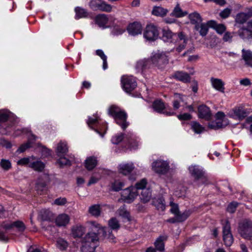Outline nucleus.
Segmentation results:
<instances>
[{
    "mask_svg": "<svg viewBox=\"0 0 252 252\" xmlns=\"http://www.w3.org/2000/svg\"><path fill=\"white\" fill-rule=\"evenodd\" d=\"M29 167L35 171L41 172L44 169L45 164L41 160L33 156V158L31 160V163L29 165Z\"/></svg>",
    "mask_w": 252,
    "mask_h": 252,
    "instance_id": "nucleus-24",
    "label": "nucleus"
},
{
    "mask_svg": "<svg viewBox=\"0 0 252 252\" xmlns=\"http://www.w3.org/2000/svg\"><path fill=\"white\" fill-rule=\"evenodd\" d=\"M172 77L177 80L182 81L184 83H189L190 81V77L189 75L182 71L175 72L172 75Z\"/></svg>",
    "mask_w": 252,
    "mask_h": 252,
    "instance_id": "nucleus-29",
    "label": "nucleus"
},
{
    "mask_svg": "<svg viewBox=\"0 0 252 252\" xmlns=\"http://www.w3.org/2000/svg\"><path fill=\"white\" fill-rule=\"evenodd\" d=\"M87 123L91 128L94 129L101 137L103 136L106 132L107 126L105 124L101 126L98 117L96 116H93V117H89Z\"/></svg>",
    "mask_w": 252,
    "mask_h": 252,
    "instance_id": "nucleus-6",
    "label": "nucleus"
},
{
    "mask_svg": "<svg viewBox=\"0 0 252 252\" xmlns=\"http://www.w3.org/2000/svg\"><path fill=\"white\" fill-rule=\"evenodd\" d=\"M3 227L5 229H10L15 227L19 231L23 232L26 229V226L21 221H16L9 223L3 224Z\"/></svg>",
    "mask_w": 252,
    "mask_h": 252,
    "instance_id": "nucleus-26",
    "label": "nucleus"
},
{
    "mask_svg": "<svg viewBox=\"0 0 252 252\" xmlns=\"http://www.w3.org/2000/svg\"><path fill=\"white\" fill-rule=\"evenodd\" d=\"M169 51L164 52L158 50L153 52L151 59H143L137 62L136 68L138 71H142L143 70L151 68L153 65L158 67H162L163 65L168 63L169 61L167 53Z\"/></svg>",
    "mask_w": 252,
    "mask_h": 252,
    "instance_id": "nucleus-1",
    "label": "nucleus"
},
{
    "mask_svg": "<svg viewBox=\"0 0 252 252\" xmlns=\"http://www.w3.org/2000/svg\"><path fill=\"white\" fill-rule=\"evenodd\" d=\"M90 7L93 10H100L110 12L112 10V6L101 0H92L89 3Z\"/></svg>",
    "mask_w": 252,
    "mask_h": 252,
    "instance_id": "nucleus-14",
    "label": "nucleus"
},
{
    "mask_svg": "<svg viewBox=\"0 0 252 252\" xmlns=\"http://www.w3.org/2000/svg\"><path fill=\"white\" fill-rule=\"evenodd\" d=\"M228 124V121L225 118L223 112H218L216 114V120L212 122L209 124V127L212 129H217L227 126Z\"/></svg>",
    "mask_w": 252,
    "mask_h": 252,
    "instance_id": "nucleus-9",
    "label": "nucleus"
},
{
    "mask_svg": "<svg viewBox=\"0 0 252 252\" xmlns=\"http://www.w3.org/2000/svg\"><path fill=\"white\" fill-rule=\"evenodd\" d=\"M117 213L120 216L122 217L125 220V221H129L131 220V217L129 212L127 211L125 206L121 207L117 211Z\"/></svg>",
    "mask_w": 252,
    "mask_h": 252,
    "instance_id": "nucleus-36",
    "label": "nucleus"
},
{
    "mask_svg": "<svg viewBox=\"0 0 252 252\" xmlns=\"http://www.w3.org/2000/svg\"><path fill=\"white\" fill-rule=\"evenodd\" d=\"M250 113L249 109L243 106H238L230 110L228 115L232 118L241 121L246 117Z\"/></svg>",
    "mask_w": 252,
    "mask_h": 252,
    "instance_id": "nucleus-8",
    "label": "nucleus"
},
{
    "mask_svg": "<svg viewBox=\"0 0 252 252\" xmlns=\"http://www.w3.org/2000/svg\"><path fill=\"white\" fill-rule=\"evenodd\" d=\"M213 24V26L216 32L219 34H222L226 30L225 26L223 24H217L214 21L208 22V24L212 26L211 24Z\"/></svg>",
    "mask_w": 252,
    "mask_h": 252,
    "instance_id": "nucleus-46",
    "label": "nucleus"
},
{
    "mask_svg": "<svg viewBox=\"0 0 252 252\" xmlns=\"http://www.w3.org/2000/svg\"><path fill=\"white\" fill-rule=\"evenodd\" d=\"M67 150L68 148L65 142H60L58 143L56 148L57 154L58 156L64 155L67 153Z\"/></svg>",
    "mask_w": 252,
    "mask_h": 252,
    "instance_id": "nucleus-38",
    "label": "nucleus"
},
{
    "mask_svg": "<svg viewBox=\"0 0 252 252\" xmlns=\"http://www.w3.org/2000/svg\"><path fill=\"white\" fill-rule=\"evenodd\" d=\"M138 195L136 189L134 186H130L121 192V198L123 202L126 203H131L134 201Z\"/></svg>",
    "mask_w": 252,
    "mask_h": 252,
    "instance_id": "nucleus-7",
    "label": "nucleus"
},
{
    "mask_svg": "<svg viewBox=\"0 0 252 252\" xmlns=\"http://www.w3.org/2000/svg\"><path fill=\"white\" fill-rule=\"evenodd\" d=\"M152 167L157 173L165 174L169 169V163L166 160L157 159L152 163Z\"/></svg>",
    "mask_w": 252,
    "mask_h": 252,
    "instance_id": "nucleus-12",
    "label": "nucleus"
},
{
    "mask_svg": "<svg viewBox=\"0 0 252 252\" xmlns=\"http://www.w3.org/2000/svg\"><path fill=\"white\" fill-rule=\"evenodd\" d=\"M249 17L246 13L240 12L237 14L235 18V22L238 24H243L248 19Z\"/></svg>",
    "mask_w": 252,
    "mask_h": 252,
    "instance_id": "nucleus-47",
    "label": "nucleus"
},
{
    "mask_svg": "<svg viewBox=\"0 0 252 252\" xmlns=\"http://www.w3.org/2000/svg\"><path fill=\"white\" fill-rule=\"evenodd\" d=\"M153 203L158 210L163 211L165 209V201L162 197L154 198Z\"/></svg>",
    "mask_w": 252,
    "mask_h": 252,
    "instance_id": "nucleus-37",
    "label": "nucleus"
},
{
    "mask_svg": "<svg viewBox=\"0 0 252 252\" xmlns=\"http://www.w3.org/2000/svg\"><path fill=\"white\" fill-rule=\"evenodd\" d=\"M135 168L134 164L132 162H123L118 166L119 173L124 175H129Z\"/></svg>",
    "mask_w": 252,
    "mask_h": 252,
    "instance_id": "nucleus-21",
    "label": "nucleus"
},
{
    "mask_svg": "<svg viewBox=\"0 0 252 252\" xmlns=\"http://www.w3.org/2000/svg\"><path fill=\"white\" fill-rule=\"evenodd\" d=\"M237 33L240 38L243 40L252 41V20L247 23V28H240Z\"/></svg>",
    "mask_w": 252,
    "mask_h": 252,
    "instance_id": "nucleus-18",
    "label": "nucleus"
},
{
    "mask_svg": "<svg viewBox=\"0 0 252 252\" xmlns=\"http://www.w3.org/2000/svg\"><path fill=\"white\" fill-rule=\"evenodd\" d=\"M162 39L164 42L175 43L174 47L170 52L175 50L178 53L181 52L185 49L188 41V37L182 32H180L177 34L168 29H163Z\"/></svg>",
    "mask_w": 252,
    "mask_h": 252,
    "instance_id": "nucleus-2",
    "label": "nucleus"
},
{
    "mask_svg": "<svg viewBox=\"0 0 252 252\" xmlns=\"http://www.w3.org/2000/svg\"><path fill=\"white\" fill-rule=\"evenodd\" d=\"M210 83L212 87L214 89L220 93H224L225 83L221 79L214 77H211L210 78Z\"/></svg>",
    "mask_w": 252,
    "mask_h": 252,
    "instance_id": "nucleus-23",
    "label": "nucleus"
},
{
    "mask_svg": "<svg viewBox=\"0 0 252 252\" xmlns=\"http://www.w3.org/2000/svg\"><path fill=\"white\" fill-rule=\"evenodd\" d=\"M103 207L104 206L98 204L92 205L89 207V212L91 215L94 217H99L101 214V211L103 210Z\"/></svg>",
    "mask_w": 252,
    "mask_h": 252,
    "instance_id": "nucleus-34",
    "label": "nucleus"
},
{
    "mask_svg": "<svg viewBox=\"0 0 252 252\" xmlns=\"http://www.w3.org/2000/svg\"><path fill=\"white\" fill-rule=\"evenodd\" d=\"M178 118L179 120H188L191 119V115L189 113H184L178 116Z\"/></svg>",
    "mask_w": 252,
    "mask_h": 252,
    "instance_id": "nucleus-62",
    "label": "nucleus"
},
{
    "mask_svg": "<svg viewBox=\"0 0 252 252\" xmlns=\"http://www.w3.org/2000/svg\"><path fill=\"white\" fill-rule=\"evenodd\" d=\"M125 186V183L119 180H116L112 185V189L118 191L121 190Z\"/></svg>",
    "mask_w": 252,
    "mask_h": 252,
    "instance_id": "nucleus-53",
    "label": "nucleus"
},
{
    "mask_svg": "<svg viewBox=\"0 0 252 252\" xmlns=\"http://www.w3.org/2000/svg\"><path fill=\"white\" fill-rule=\"evenodd\" d=\"M108 21L107 16L105 14H99L95 17V23L98 26L103 29L106 28V26Z\"/></svg>",
    "mask_w": 252,
    "mask_h": 252,
    "instance_id": "nucleus-32",
    "label": "nucleus"
},
{
    "mask_svg": "<svg viewBox=\"0 0 252 252\" xmlns=\"http://www.w3.org/2000/svg\"><path fill=\"white\" fill-rule=\"evenodd\" d=\"M153 108L155 111L159 113H163L168 116H171L175 114L173 111L168 112L165 109L167 107L163 102L160 100H156L154 101L153 103Z\"/></svg>",
    "mask_w": 252,
    "mask_h": 252,
    "instance_id": "nucleus-19",
    "label": "nucleus"
},
{
    "mask_svg": "<svg viewBox=\"0 0 252 252\" xmlns=\"http://www.w3.org/2000/svg\"><path fill=\"white\" fill-rule=\"evenodd\" d=\"M167 239L166 236H160L155 242V246L157 250L162 252L164 250V241Z\"/></svg>",
    "mask_w": 252,
    "mask_h": 252,
    "instance_id": "nucleus-35",
    "label": "nucleus"
},
{
    "mask_svg": "<svg viewBox=\"0 0 252 252\" xmlns=\"http://www.w3.org/2000/svg\"><path fill=\"white\" fill-rule=\"evenodd\" d=\"M152 193L150 189H143L141 191V194L140 195V199L144 203H146L150 201L151 198Z\"/></svg>",
    "mask_w": 252,
    "mask_h": 252,
    "instance_id": "nucleus-41",
    "label": "nucleus"
},
{
    "mask_svg": "<svg viewBox=\"0 0 252 252\" xmlns=\"http://www.w3.org/2000/svg\"><path fill=\"white\" fill-rule=\"evenodd\" d=\"M189 18L192 24H197L201 22L202 19L199 13L194 12L189 15Z\"/></svg>",
    "mask_w": 252,
    "mask_h": 252,
    "instance_id": "nucleus-48",
    "label": "nucleus"
},
{
    "mask_svg": "<svg viewBox=\"0 0 252 252\" xmlns=\"http://www.w3.org/2000/svg\"><path fill=\"white\" fill-rule=\"evenodd\" d=\"M68 244L67 242L62 238H59L57 240L56 246L60 250L64 251L68 247Z\"/></svg>",
    "mask_w": 252,
    "mask_h": 252,
    "instance_id": "nucleus-49",
    "label": "nucleus"
},
{
    "mask_svg": "<svg viewBox=\"0 0 252 252\" xmlns=\"http://www.w3.org/2000/svg\"><path fill=\"white\" fill-rule=\"evenodd\" d=\"M20 132L25 133L27 135L28 138V141L27 143L22 145L17 150L16 152L18 153H22L26 151L27 149L32 146V141L35 140L36 137L33 135L30 130L27 128H24L20 130Z\"/></svg>",
    "mask_w": 252,
    "mask_h": 252,
    "instance_id": "nucleus-16",
    "label": "nucleus"
},
{
    "mask_svg": "<svg viewBox=\"0 0 252 252\" xmlns=\"http://www.w3.org/2000/svg\"><path fill=\"white\" fill-rule=\"evenodd\" d=\"M198 110L199 118L206 120H209L211 118V114L208 107L202 105L198 107Z\"/></svg>",
    "mask_w": 252,
    "mask_h": 252,
    "instance_id": "nucleus-27",
    "label": "nucleus"
},
{
    "mask_svg": "<svg viewBox=\"0 0 252 252\" xmlns=\"http://www.w3.org/2000/svg\"><path fill=\"white\" fill-rule=\"evenodd\" d=\"M121 82L124 90L127 93L132 91L137 86L135 79L132 76H123Z\"/></svg>",
    "mask_w": 252,
    "mask_h": 252,
    "instance_id": "nucleus-13",
    "label": "nucleus"
},
{
    "mask_svg": "<svg viewBox=\"0 0 252 252\" xmlns=\"http://www.w3.org/2000/svg\"><path fill=\"white\" fill-rule=\"evenodd\" d=\"M60 157V158L58 159L57 162L61 166L71 164V160L64 157V155H62Z\"/></svg>",
    "mask_w": 252,
    "mask_h": 252,
    "instance_id": "nucleus-56",
    "label": "nucleus"
},
{
    "mask_svg": "<svg viewBox=\"0 0 252 252\" xmlns=\"http://www.w3.org/2000/svg\"><path fill=\"white\" fill-rule=\"evenodd\" d=\"M238 203L236 202H232L230 203L227 208V211L231 213H233L235 211Z\"/></svg>",
    "mask_w": 252,
    "mask_h": 252,
    "instance_id": "nucleus-60",
    "label": "nucleus"
},
{
    "mask_svg": "<svg viewBox=\"0 0 252 252\" xmlns=\"http://www.w3.org/2000/svg\"><path fill=\"white\" fill-rule=\"evenodd\" d=\"M66 202L65 198H59L55 200L54 204L57 205H63Z\"/></svg>",
    "mask_w": 252,
    "mask_h": 252,
    "instance_id": "nucleus-61",
    "label": "nucleus"
},
{
    "mask_svg": "<svg viewBox=\"0 0 252 252\" xmlns=\"http://www.w3.org/2000/svg\"><path fill=\"white\" fill-rule=\"evenodd\" d=\"M97 163L96 158L94 156L87 158L84 162L85 167L88 170H93L96 166Z\"/></svg>",
    "mask_w": 252,
    "mask_h": 252,
    "instance_id": "nucleus-31",
    "label": "nucleus"
},
{
    "mask_svg": "<svg viewBox=\"0 0 252 252\" xmlns=\"http://www.w3.org/2000/svg\"><path fill=\"white\" fill-rule=\"evenodd\" d=\"M242 59L244 61L246 65L252 67V52L251 50L243 49L242 50Z\"/></svg>",
    "mask_w": 252,
    "mask_h": 252,
    "instance_id": "nucleus-25",
    "label": "nucleus"
},
{
    "mask_svg": "<svg viewBox=\"0 0 252 252\" xmlns=\"http://www.w3.org/2000/svg\"><path fill=\"white\" fill-rule=\"evenodd\" d=\"M14 114L7 110H0V122H5L10 118H14Z\"/></svg>",
    "mask_w": 252,
    "mask_h": 252,
    "instance_id": "nucleus-44",
    "label": "nucleus"
},
{
    "mask_svg": "<svg viewBox=\"0 0 252 252\" xmlns=\"http://www.w3.org/2000/svg\"><path fill=\"white\" fill-rule=\"evenodd\" d=\"M126 26L115 25L112 29L111 33L113 35L118 36L122 34L126 31Z\"/></svg>",
    "mask_w": 252,
    "mask_h": 252,
    "instance_id": "nucleus-43",
    "label": "nucleus"
},
{
    "mask_svg": "<svg viewBox=\"0 0 252 252\" xmlns=\"http://www.w3.org/2000/svg\"><path fill=\"white\" fill-rule=\"evenodd\" d=\"M92 228H98L99 231L102 232L104 238L108 239L110 242L115 243V237L112 234V232L106 227H101L100 225L95 221H89L87 222Z\"/></svg>",
    "mask_w": 252,
    "mask_h": 252,
    "instance_id": "nucleus-10",
    "label": "nucleus"
},
{
    "mask_svg": "<svg viewBox=\"0 0 252 252\" xmlns=\"http://www.w3.org/2000/svg\"><path fill=\"white\" fill-rule=\"evenodd\" d=\"M189 170L195 180H199L204 177L205 171L203 168L199 165H191L189 167Z\"/></svg>",
    "mask_w": 252,
    "mask_h": 252,
    "instance_id": "nucleus-20",
    "label": "nucleus"
},
{
    "mask_svg": "<svg viewBox=\"0 0 252 252\" xmlns=\"http://www.w3.org/2000/svg\"><path fill=\"white\" fill-rule=\"evenodd\" d=\"M98 238L97 234L94 232H89L85 236L81 247L82 252H92L96 247V243Z\"/></svg>",
    "mask_w": 252,
    "mask_h": 252,
    "instance_id": "nucleus-5",
    "label": "nucleus"
},
{
    "mask_svg": "<svg viewBox=\"0 0 252 252\" xmlns=\"http://www.w3.org/2000/svg\"><path fill=\"white\" fill-rule=\"evenodd\" d=\"M124 139L128 143L129 148L131 150L136 149L139 145L138 138L133 133H128L125 137L122 133L118 134L112 138L111 141L114 144H118Z\"/></svg>",
    "mask_w": 252,
    "mask_h": 252,
    "instance_id": "nucleus-4",
    "label": "nucleus"
},
{
    "mask_svg": "<svg viewBox=\"0 0 252 252\" xmlns=\"http://www.w3.org/2000/svg\"><path fill=\"white\" fill-rule=\"evenodd\" d=\"M70 219L69 216L65 214L59 215L56 219V223L60 226H65L68 223Z\"/></svg>",
    "mask_w": 252,
    "mask_h": 252,
    "instance_id": "nucleus-33",
    "label": "nucleus"
},
{
    "mask_svg": "<svg viewBox=\"0 0 252 252\" xmlns=\"http://www.w3.org/2000/svg\"><path fill=\"white\" fill-rule=\"evenodd\" d=\"M75 11L76 12L75 19H76L85 18L88 15L86 10L79 7H76Z\"/></svg>",
    "mask_w": 252,
    "mask_h": 252,
    "instance_id": "nucleus-50",
    "label": "nucleus"
},
{
    "mask_svg": "<svg viewBox=\"0 0 252 252\" xmlns=\"http://www.w3.org/2000/svg\"><path fill=\"white\" fill-rule=\"evenodd\" d=\"M195 29L202 36H205L208 33V26L206 24L198 23L196 25Z\"/></svg>",
    "mask_w": 252,
    "mask_h": 252,
    "instance_id": "nucleus-42",
    "label": "nucleus"
},
{
    "mask_svg": "<svg viewBox=\"0 0 252 252\" xmlns=\"http://www.w3.org/2000/svg\"><path fill=\"white\" fill-rule=\"evenodd\" d=\"M223 240L225 246H230L233 242V237L231 232L230 224L228 221L223 226Z\"/></svg>",
    "mask_w": 252,
    "mask_h": 252,
    "instance_id": "nucleus-17",
    "label": "nucleus"
},
{
    "mask_svg": "<svg viewBox=\"0 0 252 252\" xmlns=\"http://www.w3.org/2000/svg\"><path fill=\"white\" fill-rule=\"evenodd\" d=\"M240 84L244 86H248L251 84V81L248 78H244L240 81Z\"/></svg>",
    "mask_w": 252,
    "mask_h": 252,
    "instance_id": "nucleus-63",
    "label": "nucleus"
},
{
    "mask_svg": "<svg viewBox=\"0 0 252 252\" xmlns=\"http://www.w3.org/2000/svg\"><path fill=\"white\" fill-rule=\"evenodd\" d=\"M1 167L4 170H8L11 168V163L9 160L2 159L0 162Z\"/></svg>",
    "mask_w": 252,
    "mask_h": 252,
    "instance_id": "nucleus-55",
    "label": "nucleus"
},
{
    "mask_svg": "<svg viewBox=\"0 0 252 252\" xmlns=\"http://www.w3.org/2000/svg\"><path fill=\"white\" fill-rule=\"evenodd\" d=\"M96 54L99 56L101 59L103 60L107 59L106 56L104 54L103 51L101 50L98 49L96 51Z\"/></svg>",
    "mask_w": 252,
    "mask_h": 252,
    "instance_id": "nucleus-64",
    "label": "nucleus"
},
{
    "mask_svg": "<svg viewBox=\"0 0 252 252\" xmlns=\"http://www.w3.org/2000/svg\"><path fill=\"white\" fill-rule=\"evenodd\" d=\"M173 98V106L175 110H177L180 107L181 103L184 102L186 100V96L180 94L175 93Z\"/></svg>",
    "mask_w": 252,
    "mask_h": 252,
    "instance_id": "nucleus-30",
    "label": "nucleus"
},
{
    "mask_svg": "<svg viewBox=\"0 0 252 252\" xmlns=\"http://www.w3.org/2000/svg\"><path fill=\"white\" fill-rule=\"evenodd\" d=\"M108 225L113 230H118L120 228L119 221L115 218H113L109 220Z\"/></svg>",
    "mask_w": 252,
    "mask_h": 252,
    "instance_id": "nucleus-54",
    "label": "nucleus"
},
{
    "mask_svg": "<svg viewBox=\"0 0 252 252\" xmlns=\"http://www.w3.org/2000/svg\"><path fill=\"white\" fill-rule=\"evenodd\" d=\"M231 11V9L230 8H225L220 13V16L223 19L227 18L230 15Z\"/></svg>",
    "mask_w": 252,
    "mask_h": 252,
    "instance_id": "nucleus-58",
    "label": "nucleus"
},
{
    "mask_svg": "<svg viewBox=\"0 0 252 252\" xmlns=\"http://www.w3.org/2000/svg\"><path fill=\"white\" fill-rule=\"evenodd\" d=\"M191 214V211L189 210H186L183 213L180 212L175 216L177 222H182L185 220Z\"/></svg>",
    "mask_w": 252,
    "mask_h": 252,
    "instance_id": "nucleus-45",
    "label": "nucleus"
},
{
    "mask_svg": "<svg viewBox=\"0 0 252 252\" xmlns=\"http://www.w3.org/2000/svg\"><path fill=\"white\" fill-rule=\"evenodd\" d=\"M108 114L114 118L116 123L121 126L123 129H125L127 126L128 124L126 122V114L119 107L112 105L108 109Z\"/></svg>",
    "mask_w": 252,
    "mask_h": 252,
    "instance_id": "nucleus-3",
    "label": "nucleus"
},
{
    "mask_svg": "<svg viewBox=\"0 0 252 252\" xmlns=\"http://www.w3.org/2000/svg\"><path fill=\"white\" fill-rule=\"evenodd\" d=\"M147 185V181L146 179H142L140 181L137 182L134 186L136 189V191L141 189L142 191L143 189H147L146 186Z\"/></svg>",
    "mask_w": 252,
    "mask_h": 252,
    "instance_id": "nucleus-51",
    "label": "nucleus"
},
{
    "mask_svg": "<svg viewBox=\"0 0 252 252\" xmlns=\"http://www.w3.org/2000/svg\"><path fill=\"white\" fill-rule=\"evenodd\" d=\"M239 232L245 239L252 240V223L244 221L239 224Z\"/></svg>",
    "mask_w": 252,
    "mask_h": 252,
    "instance_id": "nucleus-11",
    "label": "nucleus"
},
{
    "mask_svg": "<svg viewBox=\"0 0 252 252\" xmlns=\"http://www.w3.org/2000/svg\"><path fill=\"white\" fill-rule=\"evenodd\" d=\"M158 34V27L153 24L148 25L144 32V37L150 41H154L157 39Z\"/></svg>",
    "mask_w": 252,
    "mask_h": 252,
    "instance_id": "nucleus-15",
    "label": "nucleus"
},
{
    "mask_svg": "<svg viewBox=\"0 0 252 252\" xmlns=\"http://www.w3.org/2000/svg\"><path fill=\"white\" fill-rule=\"evenodd\" d=\"M127 30L129 34L135 36L142 33V27L140 23L133 22L128 26Z\"/></svg>",
    "mask_w": 252,
    "mask_h": 252,
    "instance_id": "nucleus-22",
    "label": "nucleus"
},
{
    "mask_svg": "<svg viewBox=\"0 0 252 252\" xmlns=\"http://www.w3.org/2000/svg\"><path fill=\"white\" fill-rule=\"evenodd\" d=\"M32 158L33 156L22 158L17 161V164L20 165H29Z\"/></svg>",
    "mask_w": 252,
    "mask_h": 252,
    "instance_id": "nucleus-57",
    "label": "nucleus"
},
{
    "mask_svg": "<svg viewBox=\"0 0 252 252\" xmlns=\"http://www.w3.org/2000/svg\"><path fill=\"white\" fill-rule=\"evenodd\" d=\"M170 205L171 206L170 211L175 216L179 213V208L177 204L173 203L172 201H171L170 202Z\"/></svg>",
    "mask_w": 252,
    "mask_h": 252,
    "instance_id": "nucleus-59",
    "label": "nucleus"
},
{
    "mask_svg": "<svg viewBox=\"0 0 252 252\" xmlns=\"http://www.w3.org/2000/svg\"><path fill=\"white\" fill-rule=\"evenodd\" d=\"M85 232V228L82 225L76 226L72 229V235L74 238L82 237Z\"/></svg>",
    "mask_w": 252,
    "mask_h": 252,
    "instance_id": "nucleus-39",
    "label": "nucleus"
},
{
    "mask_svg": "<svg viewBox=\"0 0 252 252\" xmlns=\"http://www.w3.org/2000/svg\"><path fill=\"white\" fill-rule=\"evenodd\" d=\"M188 14V12L186 11H183L179 4H177L174 8L173 11L171 13V15L176 18L183 17Z\"/></svg>",
    "mask_w": 252,
    "mask_h": 252,
    "instance_id": "nucleus-40",
    "label": "nucleus"
},
{
    "mask_svg": "<svg viewBox=\"0 0 252 252\" xmlns=\"http://www.w3.org/2000/svg\"><path fill=\"white\" fill-rule=\"evenodd\" d=\"M191 128L194 131L195 133L200 134L202 132L204 128L201 126L199 123L194 122L191 124Z\"/></svg>",
    "mask_w": 252,
    "mask_h": 252,
    "instance_id": "nucleus-52",
    "label": "nucleus"
},
{
    "mask_svg": "<svg viewBox=\"0 0 252 252\" xmlns=\"http://www.w3.org/2000/svg\"><path fill=\"white\" fill-rule=\"evenodd\" d=\"M168 12L169 10L167 8L160 6H154L151 11V14L157 17H164Z\"/></svg>",
    "mask_w": 252,
    "mask_h": 252,
    "instance_id": "nucleus-28",
    "label": "nucleus"
}]
</instances>
